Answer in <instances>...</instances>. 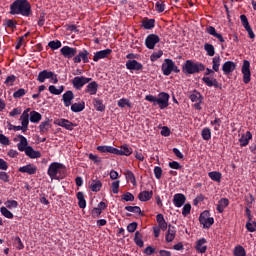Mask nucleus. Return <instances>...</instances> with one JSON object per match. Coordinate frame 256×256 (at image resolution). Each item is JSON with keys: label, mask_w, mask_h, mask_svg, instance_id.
<instances>
[{"label": "nucleus", "mask_w": 256, "mask_h": 256, "mask_svg": "<svg viewBox=\"0 0 256 256\" xmlns=\"http://www.w3.org/2000/svg\"><path fill=\"white\" fill-rule=\"evenodd\" d=\"M10 15H22V17H31L33 10L29 0H15L10 5Z\"/></svg>", "instance_id": "nucleus-1"}, {"label": "nucleus", "mask_w": 256, "mask_h": 256, "mask_svg": "<svg viewBox=\"0 0 256 256\" xmlns=\"http://www.w3.org/2000/svg\"><path fill=\"white\" fill-rule=\"evenodd\" d=\"M169 99L171 96L167 92H160L158 96L146 95L145 101H149V103H153L154 107H159V109H167L169 107Z\"/></svg>", "instance_id": "nucleus-2"}, {"label": "nucleus", "mask_w": 256, "mask_h": 256, "mask_svg": "<svg viewBox=\"0 0 256 256\" xmlns=\"http://www.w3.org/2000/svg\"><path fill=\"white\" fill-rule=\"evenodd\" d=\"M201 71H205V64L193 62V60H186L182 66L184 75H195V73H201Z\"/></svg>", "instance_id": "nucleus-3"}, {"label": "nucleus", "mask_w": 256, "mask_h": 256, "mask_svg": "<svg viewBox=\"0 0 256 256\" xmlns=\"http://www.w3.org/2000/svg\"><path fill=\"white\" fill-rule=\"evenodd\" d=\"M62 169H65V165L59 162H52L48 167L47 175L50 177V179L59 181L61 178L58 175L61 173Z\"/></svg>", "instance_id": "nucleus-4"}, {"label": "nucleus", "mask_w": 256, "mask_h": 256, "mask_svg": "<svg viewBox=\"0 0 256 256\" xmlns=\"http://www.w3.org/2000/svg\"><path fill=\"white\" fill-rule=\"evenodd\" d=\"M241 73L243 75V83H245V85L251 83V62L248 60L243 61Z\"/></svg>", "instance_id": "nucleus-5"}, {"label": "nucleus", "mask_w": 256, "mask_h": 256, "mask_svg": "<svg viewBox=\"0 0 256 256\" xmlns=\"http://www.w3.org/2000/svg\"><path fill=\"white\" fill-rule=\"evenodd\" d=\"M209 211L205 210L199 216L200 224L203 225V229H209L213 223H215V219L213 217H209Z\"/></svg>", "instance_id": "nucleus-6"}, {"label": "nucleus", "mask_w": 256, "mask_h": 256, "mask_svg": "<svg viewBox=\"0 0 256 256\" xmlns=\"http://www.w3.org/2000/svg\"><path fill=\"white\" fill-rule=\"evenodd\" d=\"M91 78H87L85 76H76L72 80V85L74 89H77V91H80V89H83L87 83H91Z\"/></svg>", "instance_id": "nucleus-7"}, {"label": "nucleus", "mask_w": 256, "mask_h": 256, "mask_svg": "<svg viewBox=\"0 0 256 256\" xmlns=\"http://www.w3.org/2000/svg\"><path fill=\"white\" fill-rule=\"evenodd\" d=\"M159 41H161V38L157 34H149L145 39V46L147 49H155Z\"/></svg>", "instance_id": "nucleus-8"}, {"label": "nucleus", "mask_w": 256, "mask_h": 256, "mask_svg": "<svg viewBox=\"0 0 256 256\" xmlns=\"http://www.w3.org/2000/svg\"><path fill=\"white\" fill-rule=\"evenodd\" d=\"M60 53L65 59H74L75 55H77V48L64 46L60 49Z\"/></svg>", "instance_id": "nucleus-9"}, {"label": "nucleus", "mask_w": 256, "mask_h": 256, "mask_svg": "<svg viewBox=\"0 0 256 256\" xmlns=\"http://www.w3.org/2000/svg\"><path fill=\"white\" fill-rule=\"evenodd\" d=\"M81 61L83 63H89V51L87 49L79 51L73 58L74 63H81Z\"/></svg>", "instance_id": "nucleus-10"}, {"label": "nucleus", "mask_w": 256, "mask_h": 256, "mask_svg": "<svg viewBox=\"0 0 256 256\" xmlns=\"http://www.w3.org/2000/svg\"><path fill=\"white\" fill-rule=\"evenodd\" d=\"M54 125L63 127L64 129H67V131H73V127H77V124H74L73 122L69 121L68 119H64V118L55 120Z\"/></svg>", "instance_id": "nucleus-11"}, {"label": "nucleus", "mask_w": 256, "mask_h": 256, "mask_svg": "<svg viewBox=\"0 0 256 256\" xmlns=\"http://www.w3.org/2000/svg\"><path fill=\"white\" fill-rule=\"evenodd\" d=\"M29 111H31V108H27L26 110H24V112L20 116L23 133H26V131L29 130Z\"/></svg>", "instance_id": "nucleus-12"}, {"label": "nucleus", "mask_w": 256, "mask_h": 256, "mask_svg": "<svg viewBox=\"0 0 256 256\" xmlns=\"http://www.w3.org/2000/svg\"><path fill=\"white\" fill-rule=\"evenodd\" d=\"M112 53H113V50L109 48L105 50L97 51L94 53L93 61L97 63L98 61H100V59H107V57H109V55H111Z\"/></svg>", "instance_id": "nucleus-13"}, {"label": "nucleus", "mask_w": 256, "mask_h": 256, "mask_svg": "<svg viewBox=\"0 0 256 256\" xmlns=\"http://www.w3.org/2000/svg\"><path fill=\"white\" fill-rule=\"evenodd\" d=\"M126 69L128 71H143V64L137 60H128L126 61Z\"/></svg>", "instance_id": "nucleus-14"}, {"label": "nucleus", "mask_w": 256, "mask_h": 256, "mask_svg": "<svg viewBox=\"0 0 256 256\" xmlns=\"http://www.w3.org/2000/svg\"><path fill=\"white\" fill-rule=\"evenodd\" d=\"M173 63L174 62L171 59L164 60V63L162 64V72L166 77H169V75L173 73Z\"/></svg>", "instance_id": "nucleus-15"}, {"label": "nucleus", "mask_w": 256, "mask_h": 256, "mask_svg": "<svg viewBox=\"0 0 256 256\" xmlns=\"http://www.w3.org/2000/svg\"><path fill=\"white\" fill-rule=\"evenodd\" d=\"M235 69H237V64L233 61H226L222 65V71L224 75H231Z\"/></svg>", "instance_id": "nucleus-16"}, {"label": "nucleus", "mask_w": 256, "mask_h": 256, "mask_svg": "<svg viewBox=\"0 0 256 256\" xmlns=\"http://www.w3.org/2000/svg\"><path fill=\"white\" fill-rule=\"evenodd\" d=\"M176 235H177V228H175V226L169 224L168 230H167L166 236H165L166 243H173Z\"/></svg>", "instance_id": "nucleus-17"}, {"label": "nucleus", "mask_w": 256, "mask_h": 256, "mask_svg": "<svg viewBox=\"0 0 256 256\" xmlns=\"http://www.w3.org/2000/svg\"><path fill=\"white\" fill-rule=\"evenodd\" d=\"M185 201H187V197L183 193H177L173 196V204L178 209L185 205Z\"/></svg>", "instance_id": "nucleus-18"}, {"label": "nucleus", "mask_w": 256, "mask_h": 256, "mask_svg": "<svg viewBox=\"0 0 256 256\" xmlns=\"http://www.w3.org/2000/svg\"><path fill=\"white\" fill-rule=\"evenodd\" d=\"M75 99L73 91L68 90L62 95V101L66 107H71L72 101Z\"/></svg>", "instance_id": "nucleus-19"}, {"label": "nucleus", "mask_w": 256, "mask_h": 256, "mask_svg": "<svg viewBox=\"0 0 256 256\" xmlns=\"http://www.w3.org/2000/svg\"><path fill=\"white\" fill-rule=\"evenodd\" d=\"M202 81L207 87H215V89H221V84L219 83V81H217L216 78L204 76L202 78Z\"/></svg>", "instance_id": "nucleus-20"}, {"label": "nucleus", "mask_w": 256, "mask_h": 256, "mask_svg": "<svg viewBox=\"0 0 256 256\" xmlns=\"http://www.w3.org/2000/svg\"><path fill=\"white\" fill-rule=\"evenodd\" d=\"M19 173H27V175H35L37 173V166L34 164H27L18 169Z\"/></svg>", "instance_id": "nucleus-21"}, {"label": "nucleus", "mask_w": 256, "mask_h": 256, "mask_svg": "<svg viewBox=\"0 0 256 256\" xmlns=\"http://www.w3.org/2000/svg\"><path fill=\"white\" fill-rule=\"evenodd\" d=\"M206 33H208V35H212V37H215V39H218V41H220L221 43H225V38H223V35L221 33L217 32V29H215V27L208 26L206 28Z\"/></svg>", "instance_id": "nucleus-22"}, {"label": "nucleus", "mask_w": 256, "mask_h": 256, "mask_svg": "<svg viewBox=\"0 0 256 256\" xmlns=\"http://www.w3.org/2000/svg\"><path fill=\"white\" fill-rule=\"evenodd\" d=\"M99 89V84L96 81L88 82L84 92L88 93V95H97V91Z\"/></svg>", "instance_id": "nucleus-23"}, {"label": "nucleus", "mask_w": 256, "mask_h": 256, "mask_svg": "<svg viewBox=\"0 0 256 256\" xmlns=\"http://www.w3.org/2000/svg\"><path fill=\"white\" fill-rule=\"evenodd\" d=\"M133 153V149L129 147V145L124 144L121 146V149L115 148V155H125V157H129Z\"/></svg>", "instance_id": "nucleus-24"}, {"label": "nucleus", "mask_w": 256, "mask_h": 256, "mask_svg": "<svg viewBox=\"0 0 256 256\" xmlns=\"http://www.w3.org/2000/svg\"><path fill=\"white\" fill-rule=\"evenodd\" d=\"M51 127H53L51 121L49 120V118H46L45 121L40 123L38 129L41 135H45V133L49 132V129H51Z\"/></svg>", "instance_id": "nucleus-25"}, {"label": "nucleus", "mask_w": 256, "mask_h": 256, "mask_svg": "<svg viewBox=\"0 0 256 256\" xmlns=\"http://www.w3.org/2000/svg\"><path fill=\"white\" fill-rule=\"evenodd\" d=\"M18 139H20V142L17 144L18 151L21 153H25L27 151V147H29V142L27 141V138L21 134L18 135Z\"/></svg>", "instance_id": "nucleus-26"}, {"label": "nucleus", "mask_w": 256, "mask_h": 256, "mask_svg": "<svg viewBox=\"0 0 256 256\" xmlns=\"http://www.w3.org/2000/svg\"><path fill=\"white\" fill-rule=\"evenodd\" d=\"M251 139H253V134H251L250 131H247L246 134H242L239 138L240 147H247Z\"/></svg>", "instance_id": "nucleus-27"}, {"label": "nucleus", "mask_w": 256, "mask_h": 256, "mask_svg": "<svg viewBox=\"0 0 256 256\" xmlns=\"http://www.w3.org/2000/svg\"><path fill=\"white\" fill-rule=\"evenodd\" d=\"M51 77H53V72L52 71L42 70L38 74L37 81H39V83H45V80L46 79H51Z\"/></svg>", "instance_id": "nucleus-28"}, {"label": "nucleus", "mask_w": 256, "mask_h": 256, "mask_svg": "<svg viewBox=\"0 0 256 256\" xmlns=\"http://www.w3.org/2000/svg\"><path fill=\"white\" fill-rule=\"evenodd\" d=\"M24 153L30 159H39L41 157V152L33 149L31 146H28Z\"/></svg>", "instance_id": "nucleus-29"}, {"label": "nucleus", "mask_w": 256, "mask_h": 256, "mask_svg": "<svg viewBox=\"0 0 256 256\" xmlns=\"http://www.w3.org/2000/svg\"><path fill=\"white\" fill-rule=\"evenodd\" d=\"M143 29L151 30L155 28V19L144 17L141 21Z\"/></svg>", "instance_id": "nucleus-30"}, {"label": "nucleus", "mask_w": 256, "mask_h": 256, "mask_svg": "<svg viewBox=\"0 0 256 256\" xmlns=\"http://www.w3.org/2000/svg\"><path fill=\"white\" fill-rule=\"evenodd\" d=\"M227 207H229V199L221 198L218 201L216 210L218 211V213H223V211H225V209H227Z\"/></svg>", "instance_id": "nucleus-31"}, {"label": "nucleus", "mask_w": 256, "mask_h": 256, "mask_svg": "<svg viewBox=\"0 0 256 256\" xmlns=\"http://www.w3.org/2000/svg\"><path fill=\"white\" fill-rule=\"evenodd\" d=\"M205 243H207L205 238H201L196 242L195 249L198 253H207V246H205Z\"/></svg>", "instance_id": "nucleus-32"}, {"label": "nucleus", "mask_w": 256, "mask_h": 256, "mask_svg": "<svg viewBox=\"0 0 256 256\" xmlns=\"http://www.w3.org/2000/svg\"><path fill=\"white\" fill-rule=\"evenodd\" d=\"M139 201L146 202L153 199V191H142L138 195Z\"/></svg>", "instance_id": "nucleus-33"}, {"label": "nucleus", "mask_w": 256, "mask_h": 256, "mask_svg": "<svg viewBox=\"0 0 256 256\" xmlns=\"http://www.w3.org/2000/svg\"><path fill=\"white\" fill-rule=\"evenodd\" d=\"M101 187H103V183H101V180H92L90 183V189L94 193H98V191H101Z\"/></svg>", "instance_id": "nucleus-34"}, {"label": "nucleus", "mask_w": 256, "mask_h": 256, "mask_svg": "<svg viewBox=\"0 0 256 256\" xmlns=\"http://www.w3.org/2000/svg\"><path fill=\"white\" fill-rule=\"evenodd\" d=\"M76 197L78 199V206L80 209H85L87 207V201L85 200V194L83 192H78L76 194Z\"/></svg>", "instance_id": "nucleus-35"}, {"label": "nucleus", "mask_w": 256, "mask_h": 256, "mask_svg": "<svg viewBox=\"0 0 256 256\" xmlns=\"http://www.w3.org/2000/svg\"><path fill=\"white\" fill-rule=\"evenodd\" d=\"M208 177L212 180L215 181L216 183H221V179L223 177V174L219 171H212L208 173Z\"/></svg>", "instance_id": "nucleus-36"}, {"label": "nucleus", "mask_w": 256, "mask_h": 256, "mask_svg": "<svg viewBox=\"0 0 256 256\" xmlns=\"http://www.w3.org/2000/svg\"><path fill=\"white\" fill-rule=\"evenodd\" d=\"M134 243L137 245V247H144L145 243L143 242V234H141V232H135Z\"/></svg>", "instance_id": "nucleus-37"}, {"label": "nucleus", "mask_w": 256, "mask_h": 256, "mask_svg": "<svg viewBox=\"0 0 256 256\" xmlns=\"http://www.w3.org/2000/svg\"><path fill=\"white\" fill-rule=\"evenodd\" d=\"M93 105L96 109V111L103 112L105 111V106L103 105V100L99 98H93Z\"/></svg>", "instance_id": "nucleus-38"}, {"label": "nucleus", "mask_w": 256, "mask_h": 256, "mask_svg": "<svg viewBox=\"0 0 256 256\" xmlns=\"http://www.w3.org/2000/svg\"><path fill=\"white\" fill-rule=\"evenodd\" d=\"M41 119H43V116L41 115V113H39L37 111L30 112L31 123H39V121H41Z\"/></svg>", "instance_id": "nucleus-39"}, {"label": "nucleus", "mask_w": 256, "mask_h": 256, "mask_svg": "<svg viewBox=\"0 0 256 256\" xmlns=\"http://www.w3.org/2000/svg\"><path fill=\"white\" fill-rule=\"evenodd\" d=\"M85 109V102L74 103L71 105V111L73 113H81Z\"/></svg>", "instance_id": "nucleus-40"}, {"label": "nucleus", "mask_w": 256, "mask_h": 256, "mask_svg": "<svg viewBox=\"0 0 256 256\" xmlns=\"http://www.w3.org/2000/svg\"><path fill=\"white\" fill-rule=\"evenodd\" d=\"M97 151L100 153H112V155H115V147L113 146H98Z\"/></svg>", "instance_id": "nucleus-41"}, {"label": "nucleus", "mask_w": 256, "mask_h": 256, "mask_svg": "<svg viewBox=\"0 0 256 256\" xmlns=\"http://www.w3.org/2000/svg\"><path fill=\"white\" fill-rule=\"evenodd\" d=\"M204 51H206L208 57L215 56V46L213 44L205 43L204 44Z\"/></svg>", "instance_id": "nucleus-42"}, {"label": "nucleus", "mask_w": 256, "mask_h": 256, "mask_svg": "<svg viewBox=\"0 0 256 256\" xmlns=\"http://www.w3.org/2000/svg\"><path fill=\"white\" fill-rule=\"evenodd\" d=\"M219 67H221V56H215L212 60V69L218 73Z\"/></svg>", "instance_id": "nucleus-43"}, {"label": "nucleus", "mask_w": 256, "mask_h": 256, "mask_svg": "<svg viewBox=\"0 0 256 256\" xmlns=\"http://www.w3.org/2000/svg\"><path fill=\"white\" fill-rule=\"evenodd\" d=\"M190 100L192 103H198L199 101H203V96L197 90H194L193 93L190 95Z\"/></svg>", "instance_id": "nucleus-44"}, {"label": "nucleus", "mask_w": 256, "mask_h": 256, "mask_svg": "<svg viewBox=\"0 0 256 256\" xmlns=\"http://www.w3.org/2000/svg\"><path fill=\"white\" fill-rule=\"evenodd\" d=\"M48 91L52 94V95H61V93L63 91H65V87L60 86L59 89H57V87L55 85H50L48 88Z\"/></svg>", "instance_id": "nucleus-45"}, {"label": "nucleus", "mask_w": 256, "mask_h": 256, "mask_svg": "<svg viewBox=\"0 0 256 256\" xmlns=\"http://www.w3.org/2000/svg\"><path fill=\"white\" fill-rule=\"evenodd\" d=\"M201 137L204 141H209L211 139V128H203L201 131Z\"/></svg>", "instance_id": "nucleus-46"}, {"label": "nucleus", "mask_w": 256, "mask_h": 256, "mask_svg": "<svg viewBox=\"0 0 256 256\" xmlns=\"http://www.w3.org/2000/svg\"><path fill=\"white\" fill-rule=\"evenodd\" d=\"M125 177H126L127 181H130L134 187H135V185H137V180L135 179V174H133L132 171L127 170L125 172Z\"/></svg>", "instance_id": "nucleus-47"}, {"label": "nucleus", "mask_w": 256, "mask_h": 256, "mask_svg": "<svg viewBox=\"0 0 256 256\" xmlns=\"http://www.w3.org/2000/svg\"><path fill=\"white\" fill-rule=\"evenodd\" d=\"M0 213L1 215H3V217H6V219H13L14 215L11 211H9V209H7V207L2 206L0 208Z\"/></svg>", "instance_id": "nucleus-48"}, {"label": "nucleus", "mask_w": 256, "mask_h": 256, "mask_svg": "<svg viewBox=\"0 0 256 256\" xmlns=\"http://www.w3.org/2000/svg\"><path fill=\"white\" fill-rule=\"evenodd\" d=\"M234 256H247V252L243 246L238 245L234 248Z\"/></svg>", "instance_id": "nucleus-49"}, {"label": "nucleus", "mask_w": 256, "mask_h": 256, "mask_svg": "<svg viewBox=\"0 0 256 256\" xmlns=\"http://www.w3.org/2000/svg\"><path fill=\"white\" fill-rule=\"evenodd\" d=\"M118 107H120L121 109H124V107H129L131 109L132 105H131V101H129V99L127 98H122L118 101L117 103Z\"/></svg>", "instance_id": "nucleus-50"}, {"label": "nucleus", "mask_w": 256, "mask_h": 256, "mask_svg": "<svg viewBox=\"0 0 256 256\" xmlns=\"http://www.w3.org/2000/svg\"><path fill=\"white\" fill-rule=\"evenodd\" d=\"M4 205L6 206V209H17L19 207V202L16 200H7Z\"/></svg>", "instance_id": "nucleus-51"}, {"label": "nucleus", "mask_w": 256, "mask_h": 256, "mask_svg": "<svg viewBox=\"0 0 256 256\" xmlns=\"http://www.w3.org/2000/svg\"><path fill=\"white\" fill-rule=\"evenodd\" d=\"M25 95H27V90H25L24 88H20L13 93V98L21 99V97H25Z\"/></svg>", "instance_id": "nucleus-52"}, {"label": "nucleus", "mask_w": 256, "mask_h": 256, "mask_svg": "<svg viewBox=\"0 0 256 256\" xmlns=\"http://www.w3.org/2000/svg\"><path fill=\"white\" fill-rule=\"evenodd\" d=\"M3 25L4 27H8V29H15L17 27V21L12 19H6Z\"/></svg>", "instance_id": "nucleus-53"}, {"label": "nucleus", "mask_w": 256, "mask_h": 256, "mask_svg": "<svg viewBox=\"0 0 256 256\" xmlns=\"http://www.w3.org/2000/svg\"><path fill=\"white\" fill-rule=\"evenodd\" d=\"M15 81H17V76L15 75H10L7 76L6 80H5V85H7L8 87H13V85H15Z\"/></svg>", "instance_id": "nucleus-54"}, {"label": "nucleus", "mask_w": 256, "mask_h": 256, "mask_svg": "<svg viewBox=\"0 0 256 256\" xmlns=\"http://www.w3.org/2000/svg\"><path fill=\"white\" fill-rule=\"evenodd\" d=\"M61 45V41L59 40H52L48 43V47H50V49H52L53 51L60 49Z\"/></svg>", "instance_id": "nucleus-55"}, {"label": "nucleus", "mask_w": 256, "mask_h": 256, "mask_svg": "<svg viewBox=\"0 0 256 256\" xmlns=\"http://www.w3.org/2000/svg\"><path fill=\"white\" fill-rule=\"evenodd\" d=\"M122 201H135V196L131 192H126L121 196Z\"/></svg>", "instance_id": "nucleus-56"}, {"label": "nucleus", "mask_w": 256, "mask_h": 256, "mask_svg": "<svg viewBox=\"0 0 256 256\" xmlns=\"http://www.w3.org/2000/svg\"><path fill=\"white\" fill-rule=\"evenodd\" d=\"M191 214V204H185L182 209L183 217H187V215Z\"/></svg>", "instance_id": "nucleus-57"}, {"label": "nucleus", "mask_w": 256, "mask_h": 256, "mask_svg": "<svg viewBox=\"0 0 256 256\" xmlns=\"http://www.w3.org/2000/svg\"><path fill=\"white\" fill-rule=\"evenodd\" d=\"M119 185H120V181L119 180H116V181L112 182V184H111L112 192L115 195H117V193H119Z\"/></svg>", "instance_id": "nucleus-58"}, {"label": "nucleus", "mask_w": 256, "mask_h": 256, "mask_svg": "<svg viewBox=\"0 0 256 256\" xmlns=\"http://www.w3.org/2000/svg\"><path fill=\"white\" fill-rule=\"evenodd\" d=\"M168 166L170 167V169H176V170L183 169V166L177 161L169 162Z\"/></svg>", "instance_id": "nucleus-59"}, {"label": "nucleus", "mask_w": 256, "mask_h": 256, "mask_svg": "<svg viewBox=\"0 0 256 256\" xmlns=\"http://www.w3.org/2000/svg\"><path fill=\"white\" fill-rule=\"evenodd\" d=\"M154 175L156 179H161V176L163 175V169L159 166L154 167Z\"/></svg>", "instance_id": "nucleus-60"}, {"label": "nucleus", "mask_w": 256, "mask_h": 256, "mask_svg": "<svg viewBox=\"0 0 256 256\" xmlns=\"http://www.w3.org/2000/svg\"><path fill=\"white\" fill-rule=\"evenodd\" d=\"M161 57H163V50H160L158 52H154L150 56V59H151V61H157V59H161Z\"/></svg>", "instance_id": "nucleus-61"}, {"label": "nucleus", "mask_w": 256, "mask_h": 256, "mask_svg": "<svg viewBox=\"0 0 256 256\" xmlns=\"http://www.w3.org/2000/svg\"><path fill=\"white\" fill-rule=\"evenodd\" d=\"M210 125H214V130L219 131V127H221V118H215L210 122Z\"/></svg>", "instance_id": "nucleus-62"}, {"label": "nucleus", "mask_w": 256, "mask_h": 256, "mask_svg": "<svg viewBox=\"0 0 256 256\" xmlns=\"http://www.w3.org/2000/svg\"><path fill=\"white\" fill-rule=\"evenodd\" d=\"M10 176L7 172L1 171L0 172V181H3L4 183H9Z\"/></svg>", "instance_id": "nucleus-63"}, {"label": "nucleus", "mask_w": 256, "mask_h": 256, "mask_svg": "<svg viewBox=\"0 0 256 256\" xmlns=\"http://www.w3.org/2000/svg\"><path fill=\"white\" fill-rule=\"evenodd\" d=\"M0 143L1 145L7 146L10 145V140L7 136H5V134H0Z\"/></svg>", "instance_id": "nucleus-64"}]
</instances>
